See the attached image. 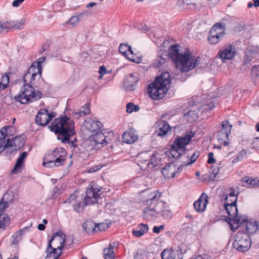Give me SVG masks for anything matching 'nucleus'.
<instances>
[{
  "instance_id": "obj_1",
  "label": "nucleus",
  "mask_w": 259,
  "mask_h": 259,
  "mask_svg": "<svg viewBox=\"0 0 259 259\" xmlns=\"http://www.w3.org/2000/svg\"><path fill=\"white\" fill-rule=\"evenodd\" d=\"M101 190L98 186L93 185L87 189L85 196L83 194L75 191L70 194L63 203H71L73 210L77 213H80L83 211L84 206L100 203L99 199H101Z\"/></svg>"
},
{
  "instance_id": "obj_2",
  "label": "nucleus",
  "mask_w": 259,
  "mask_h": 259,
  "mask_svg": "<svg viewBox=\"0 0 259 259\" xmlns=\"http://www.w3.org/2000/svg\"><path fill=\"white\" fill-rule=\"evenodd\" d=\"M178 47V45L171 46L169 52V56L175 62L177 69L187 72L199 65V57H195L189 52H180Z\"/></svg>"
},
{
  "instance_id": "obj_3",
  "label": "nucleus",
  "mask_w": 259,
  "mask_h": 259,
  "mask_svg": "<svg viewBox=\"0 0 259 259\" xmlns=\"http://www.w3.org/2000/svg\"><path fill=\"white\" fill-rule=\"evenodd\" d=\"M48 128L58 135L57 139L63 143H67L70 138L75 134L73 121L66 115L55 118Z\"/></svg>"
},
{
  "instance_id": "obj_4",
  "label": "nucleus",
  "mask_w": 259,
  "mask_h": 259,
  "mask_svg": "<svg viewBox=\"0 0 259 259\" xmlns=\"http://www.w3.org/2000/svg\"><path fill=\"white\" fill-rule=\"evenodd\" d=\"M171 80L168 72H164L148 87V91L150 97L154 100L162 99L168 91Z\"/></svg>"
},
{
  "instance_id": "obj_5",
  "label": "nucleus",
  "mask_w": 259,
  "mask_h": 259,
  "mask_svg": "<svg viewBox=\"0 0 259 259\" xmlns=\"http://www.w3.org/2000/svg\"><path fill=\"white\" fill-rule=\"evenodd\" d=\"M194 135V133L191 132L183 137L177 136L171 145L170 149V153L172 157L179 159L183 155L187 150L186 146L189 143Z\"/></svg>"
},
{
  "instance_id": "obj_6",
  "label": "nucleus",
  "mask_w": 259,
  "mask_h": 259,
  "mask_svg": "<svg viewBox=\"0 0 259 259\" xmlns=\"http://www.w3.org/2000/svg\"><path fill=\"white\" fill-rule=\"evenodd\" d=\"M161 193L153 192L150 194V198L146 201L147 206L144 208L143 211V217L148 221H153L157 219L156 201L160 198Z\"/></svg>"
},
{
  "instance_id": "obj_7",
  "label": "nucleus",
  "mask_w": 259,
  "mask_h": 259,
  "mask_svg": "<svg viewBox=\"0 0 259 259\" xmlns=\"http://www.w3.org/2000/svg\"><path fill=\"white\" fill-rule=\"evenodd\" d=\"M251 245V239L247 233L240 231L236 233L233 243L234 248L240 252H245L250 248Z\"/></svg>"
},
{
  "instance_id": "obj_8",
  "label": "nucleus",
  "mask_w": 259,
  "mask_h": 259,
  "mask_svg": "<svg viewBox=\"0 0 259 259\" xmlns=\"http://www.w3.org/2000/svg\"><path fill=\"white\" fill-rule=\"evenodd\" d=\"M34 89L32 84L24 83L21 87L19 93L15 96L14 99L16 102H19L22 104H25L33 102Z\"/></svg>"
},
{
  "instance_id": "obj_9",
  "label": "nucleus",
  "mask_w": 259,
  "mask_h": 259,
  "mask_svg": "<svg viewBox=\"0 0 259 259\" xmlns=\"http://www.w3.org/2000/svg\"><path fill=\"white\" fill-rule=\"evenodd\" d=\"M232 125L228 121H225L222 123V127L218 132L217 139L220 143L227 146L229 143V137L231 133Z\"/></svg>"
},
{
  "instance_id": "obj_10",
  "label": "nucleus",
  "mask_w": 259,
  "mask_h": 259,
  "mask_svg": "<svg viewBox=\"0 0 259 259\" xmlns=\"http://www.w3.org/2000/svg\"><path fill=\"white\" fill-rule=\"evenodd\" d=\"M236 49L232 45H226L220 50L218 55L223 62L226 60H232L236 55Z\"/></svg>"
},
{
  "instance_id": "obj_11",
  "label": "nucleus",
  "mask_w": 259,
  "mask_h": 259,
  "mask_svg": "<svg viewBox=\"0 0 259 259\" xmlns=\"http://www.w3.org/2000/svg\"><path fill=\"white\" fill-rule=\"evenodd\" d=\"M160 199L156 201L157 214H160L164 219L168 220L172 217V212L169 205Z\"/></svg>"
},
{
  "instance_id": "obj_12",
  "label": "nucleus",
  "mask_w": 259,
  "mask_h": 259,
  "mask_svg": "<svg viewBox=\"0 0 259 259\" xmlns=\"http://www.w3.org/2000/svg\"><path fill=\"white\" fill-rule=\"evenodd\" d=\"M208 195L203 192L200 198L194 203V207L195 209L199 212H203L206 209L208 203Z\"/></svg>"
},
{
  "instance_id": "obj_13",
  "label": "nucleus",
  "mask_w": 259,
  "mask_h": 259,
  "mask_svg": "<svg viewBox=\"0 0 259 259\" xmlns=\"http://www.w3.org/2000/svg\"><path fill=\"white\" fill-rule=\"evenodd\" d=\"M48 118V110L40 109L35 117V123L38 125L45 126L50 122Z\"/></svg>"
},
{
  "instance_id": "obj_14",
  "label": "nucleus",
  "mask_w": 259,
  "mask_h": 259,
  "mask_svg": "<svg viewBox=\"0 0 259 259\" xmlns=\"http://www.w3.org/2000/svg\"><path fill=\"white\" fill-rule=\"evenodd\" d=\"M28 156V153L26 151L23 152L18 158L14 167L12 170V174H17L22 171V169L24 166V162L26 158Z\"/></svg>"
},
{
  "instance_id": "obj_15",
  "label": "nucleus",
  "mask_w": 259,
  "mask_h": 259,
  "mask_svg": "<svg viewBox=\"0 0 259 259\" xmlns=\"http://www.w3.org/2000/svg\"><path fill=\"white\" fill-rule=\"evenodd\" d=\"M65 238H57L55 240V242H59V245L57 246L56 244H55V242L53 243V245L55 246L54 247L52 248L51 251H48L47 253V257L46 259H50V257H52L53 255L54 257L55 256H57L58 254H57V250H59L60 251L62 252V248L64 247V243H65Z\"/></svg>"
},
{
  "instance_id": "obj_16",
  "label": "nucleus",
  "mask_w": 259,
  "mask_h": 259,
  "mask_svg": "<svg viewBox=\"0 0 259 259\" xmlns=\"http://www.w3.org/2000/svg\"><path fill=\"white\" fill-rule=\"evenodd\" d=\"M85 125L89 130L95 133L99 132L103 127V124L100 121L91 118L85 120Z\"/></svg>"
},
{
  "instance_id": "obj_17",
  "label": "nucleus",
  "mask_w": 259,
  "mask_h": 259,
  "mask_svg": "<svg viewBox=\"0 0 259 259\" xmlns=\"http://www.w3.org/2000/svg\"><path fill=\"white\" fill-rule=\"evenodd\" d=\"M38 74L37 70L31 69V67L29 68L27 73L23 76L24 83H29V84L34 85L33 82L35 79V76Z\"/></svg>"
},
{
  "instance_id": "obj_18",
  "label": "nucleus",
  "mask_w": 259,
  "mask_h": 259,
  "mask_svg": "<svg viewBox=\"0 0 259 259\" xmlns=\"http://www.w3.org/2000/svg\"><path fill=\"white\" fill-rule=\"evenodd\" d=\"M7 141L11 145L9 147H14L13 149L16 151L19 150L24 145L25 142V140L21 136L15 137L12 140L8 138Z\"/></svg>"
},
{
  "instance_id": "obj_19",
  "label": "nucleus",
  "mask_w": 259,
  "mask_h": 259,
  "mask_svg": "<svg viewBox=\"0 0 259 259\" xmlns=\"http://www.w3.org/2000/svg\"><path fill=\"white\" fill-rule=\"evenodd\" d=\"M138 81L137 77L135 76L133 74H130L125 78L124 85L127 90L132 91Z\"/></svg>"
},
{
  "instance_id": "obj_20",
  "label": "nucleus",
  "mask_w": 259,
  "mask_h": 259,
  "mask_svg": "<svg viewBox=\"0 0 259 259\" xmlns=\"http://www.w3.org/2000/svg\"><path fill=\"white\" fill-rule=\"evenodd\" d=\"M258 55L257 52L254 49H246L245 52V56L243 63L245 65L250 64L252 59L255 58Z\"/></svg>"
},
{
  "instance_id": "obj_21",
  "label": "nucleus",
  "mask_w": 259,
  "mask_h": 259,
  "mask_svg": "<svg viewBox=\"0 0 259 259\" xmlns=\"http://www.w3.org/2000/svg\"><path fill=\"white\" fill-rule=\"evenodd\" d=\"M226 25L223 22L217 23L214 25L210 30H214L217 35L220 38H223L225 34Z\"/></svg>"
},
{
  "instance_id": "obj_22",
  "label": "nucleus",
  "mask_w": 259,
  "mask_h": 259,
  "mask_svg": "<svg viewBox=\"0 0 259 259\" xmlns=\"http://www.w3.org/2000/svg\"><path fill=\"white\" fill-rule=\"evenodd\" d=\"M159 126V128L156 132L158 136L164 137L167 134L169 131L171 130L170 126L165 121H162Z\"/></svg>"
},
{
  "instance_id": "obj_23",
  "label": "nucleus",
  "mask_w": 259,
  "mask_h": 259,
  "mask_svg": "<svg viewBox=\"0 0 259 259\" xmlns=\"http://www.w3.org/2000/svg\"><path fill=\"white\" fill-rule=\"evenodd\" d=\"M122 139L124 143L131 144L137 141L138 137L132 131L128 132H125L122 136Z\"/></svg>"
},
{
  "instance_id": "obj_24",
  "label": "nucleus",
  "mask_w": 259,
  "mask_h": 259,
  "mask_svg": "<svg viewBox=\"0 0 259 259\" xmlns=\"http://www.w3.org/2000/svg\"><path fill=\"white\" fill-rule=\"evenodd\" d=\"M175 168L174 164L171 163L167 164L164 167L161 169V173L164 177H169L170 176L174 178L175 176L176 172L172 170Z\"/></svg>"
},
{
  "instance_id": "obj_25",
  "label": "nucleus",
  "mask_w": 259,
  "mask_h": 259,
  "mask_svg": "<svg viewBox=\"0 0 259 259\" xmlns=\"http://www.w3.org/2000/svg\"><path fill=\"white\" fill-rule=\"evenodd\" d=\"M82 227L84 231L88 234L97 231L96 224L92 220H87L83 223Z\"/></svg>"
},
{
  "instance_id": "obj_26",
  "label": "nucleus",
  "mask_w": 259,
  "mask_h": 259,
  "mask_svg": "<svg viewBox=\"0 0 259 259\" xmlns=\"http://www.w3.org/2000/svg\"><path fill=\"white\" fill-rule=\"evenodd\" d=\"M66 155V151L63 148H56L51 153V155L55 159H60L63 160V164L65 163L64 157Z\"/></svg>"
},
{
  "instance_id": "obj_27",
  "label": "nucleus",
  "mask_w": 259,
  "mask_h": 259,
  "mask_svg": "<svg viewBox=\"0 0 259 259\" xmlns=\"http://www.w3.org/2000/svg\"><path fill=\"white\" fill-rule=\"evenodd\" d=\"M105 138L106 137L101 131H99V132H96L90 137V138L93 139L96 144L107 143Z\"/></svg>"
},
{
  "instance_id": "obj_28",
  "label": "nucleus",
  "mask_w": 259,
  "mask_h": 259,
  "mask_svg": "<svg viewBox=\"0 0 259 259\" xmlns=\"http://www.w3.org/2000/svg\"><path fill=\"white\" fill-rule=\"evenodd\" d=\"M46 57L39 58L35 62H33L30 66L31 69L37 70L39 76L41 77L42 73V63L45 61Z\"/></svg>"
},
{
  "instance_id": "obj_29",
  "label": "nucleus",
  "mask_w": 259,
  "mask_h": 259,
  "mask_svg": "<svg viewBox=\"0 0 259 259\" xmlns=\"http://www.w3.org/2000/svg\"><path fill=\"white\" fill-rule=\"evenodd\" d=\"M225 208L227 211V213L232 217L235 219L237 218L238 215V209L237 208V205H229V204H224ZM236 220V219H235Z\"/></svg>"
},
{
  "instance_id": "obj_30",
  "label": "nucleus",
  "mask_w": 259,
  "mask_h": 259,
  "mask_svg": "<svg viewBox=\"0 0 259 259\" xmlns=\"http://www.w3.org/2000/svg\"><path fill=\"white\" fill-rule=\"evenodd\" d=\"M160 155L157 153L154 152L151 156L150 160H146L145 162H147V165L148 166L151 165L152 167H154L160 163Z\"/></svg>"
},
{
  "instance_id": "obj_31",
  "label": "nucleus",
  "mask_w": 259,
  "mask_h": 259,
  "mask_svg": "<svg viewBox=\"0 0 259 259\" xmlns=\"http://www.w3.org/2000/svg\"><path fill=\"white\" fill-rule=\"evenodd\" d=\"M243 221L246 222V230L248 233L253 234L258 230V224L256 221H253L252 222H247L244 220H243Z\"/></svg>"
},
{
  "instance_id": "obj_32",
  "label": "nucleus",
  "mask_w": 259,
  "mask_h": 259,
  "mask_svg": "<svg viewBox=\"0 0 259 259\" xmlns=\"http://www.w3.org/2000/svg\"><path fill=\"white\" fill-rule=\"evenodd\" d=\"M137 230L133 231V235L137 237L143 235L148 230V226L147 224H140L138 226Z\"/></svg>"
},
{
  "instance_id": "obj_33",
  "label": "nucleus",
  "mask_w": 259,
  "mask_h": 259,
  "mask_svg": "<svg viewBox=\"0 0 259 259\" xmlns=\"http://www.w3.org/2000/svg\"><path fill=\"white\" fill-rule=\"evenodd\" d=\"M162 259H175L176 253L172 249H165L161 253Z\"/></svg>"
},
{
  "instance_id": "obj_34",
  "label": "nucleus",
  "mask_w": 259,
  "mask_h": 259,
  "mask_svg": "<svg viewBox=\"0 0 259 259\" xmlns=\"http://www.w3.org/2000/svg\"><path fill=\"white\" fill-rule=\"evenodd\" d=\"M63 165H64L63 161L60 159H55V160H48L47 162H44L42 163V165L46 167H53Z\"/></svg>"
},
{
  "instance_id": "obj_35",
  "label": "nucleus",
  "mask_w": 259,
  "mask_h": 259,
  "mask_svg": "<svg viewBox=\"0 0 259 259\" xmlns=\"http://www.w3.org/2000/svg\"><path fill=\"white\" fill-rule=\"evenodd\" d=\"M167 57V56L166 53H165L164 54H163L161 56H158L157 58L153 61V66L156 68L160 67L166 62Z\"/></svg>"
},
{
  "instance_id": "obj_36",
  "label": "nucleus",
  "mask_w": 259,
  "mask_h": 259,
  "mask_svg": "<svg viewBox=\"0 0 259 259\" xmlns=\"http://www.w3.org/2000/svg\"><path fill=\"white\" fill-rule=\"evenodd\" d=\"M223 38L217 35L214 30H210L209 34L208 36V42L210 44L215 45L221 40Z\"/></svg>"
},
{
  "instance_id": "obj_37",
  "label": "nucleus",
  "mask_w": 259,
  "mask_h": 259,
  "mask_svg": "<svg viewBox=\"0 0 259 259\" xmlns=\"http://www.w3.org/2000/svg\"><path fill=\"white\" fill-rule=\"evenodd\" d=\"M57 238H65V234L61 231L57 232L54 233L53 235V236H52L51 238L49 241V243H48V247H47V252H48L49 250L50 249H52V248H53V247L52 246V243L53 241H55V240L56 239H57Z\"/></svg>"
},
{
  "instance_id": "obj_38",
  "label": "nucleus",
  "mask_w": 259,
  "mask_h": 259,
  "mask_svg": "<svg viewBox=\"0 0 259 259\" xmlns=\"http://www.w3.org/2000/svg\"><path fill=\"white\" fill-rule=\"evenodd\" d=\"M184 117L188 122L191 123L198 119V115L196 111L190 110L188 112L185 114Z\"/></svg>"
},
{
  "instance_id": "obj_39",
  "label": "nucleus",
  "mask_w": 259,
  "mask_h": 259,
  "mask_svg": "<svg viewBox=\"0 0 259 259\" xmlns=\"http://www.w3.org/2000/svg\"><path fill=\"white\" fill-rule=\"evenodd\" d=\"M10 219L7 214L1 213L0 214V229H5L6 226L9 224Z\"/></svg>"
},
{
  "instance_id": "obj_40",
  "label": "nucleus",
  "mask_w": 259,
  "mask_h": 259,
  "mask_svg": "<svg viewBox=\"0 0 259 259\" xmlns=\"http://www.w3.org/2000/svg\"><path fill=\"white\" fill-rule=\"evenodd\" d=\"M10 29L11 28H14L17 29H22L23 28L25 24V19L22 18L20 21L17 22H9Z\"/></svg>"
},
{
  "instance_id": "obj_41",
  "label": "nucleus",
  "mask_w": 259,
  "mask_h": 259,
  "mask_svg": "<svg viewBox=\"0 0 259 259\" xmlns=\"http://www.w3.org/2000/svg\"><path fill=\"white\" fill-rule=\"evenodd\" d=\"M103 254L105 259H114L113 247L110 244L109 247L104 249Z\"/></svg>"
},
{
  "instance_id": "obj_42",
  "label": "nucleus",
  "mask_w": 259,
  "mask_h": 259,
  "mask_svg": "<svg viewBox=\"0 0 259 259\" xmlns=\"http://www.w3.org/2000/svg\"><path fill=\"white\" fill-rule=\"evenodd\" d=\"M148 252L143 249H139L134 255V259H148Z\"/></svg>"
},
{
  "instance_id": "obj_43",
  "label": "nucleus",
  "mask_w": 259,
  "mask_h": 259,
  "mask_svg": "<svg viewBox=\"0 0 259 259\" xmlns=\"http://www.w3.org/2000/svg\"><path fill=\"white\" fill-rule=\"evenodd\" d=\"M9 82V76L8 74H5L3 75L1 78V81L0 82V90L1 89L3 90L7 88L8 86Z\"/></svg>"
},
{
  "instance_id": "obj_44",
  "label": "nucleus",
  "mask_w": 259,
  "mask_h": 259,
  "mask_svg": "<svg viewBox=\"0 0 259 259\" xmlns=\"http://www.w3.org/2000/svg\"><path fill=\"white\" fill-rule=\"evenodd\" d=\"M78 17L76 15H74L65 23L66 25H70L71 27H74L77 25L79 22Z\"/></svg>"
},
{
  "instance_id": "obj_45",
  "label": "nucleus",
  "mask_w": 259,
  "mask_h": 259,
  "mask_svg": "<svg viewBox=\"0 0 259 259\" xmlns=\"http://www.w3.org/2000/svg\"><path fill=\"white\" fill-rule=\"evenodd\" d=\"M126 112L131 113L133 111L137 112L140 110V107L137 105H135L132 102H130L126 105Z\"/></svg>"
},
{
  "instance_id": "obj_46",
  "label": "nucleus",
  "mask_w": 259,
  "mask_h": 259,
  "mask_svg": "<svg viewBox=\"0 0 259 259\" xmlns=\"http://www.w3.org/2000/svg\"><path fill=\"white\" fill-rule=\"evenodd\" d=\"M11 145L7 139H4V137H0V153L2 152L6 148L9 147Z\"/></svg>"
},
{
  "instance_id": "obj_47",
  "label": "nucleus",
  "mask_w": 259,
  "mask_h": 259,
  "mask_svg": "<svg viewBox=\"0 0 259 259\" xmlns=\"http://www.w3.org/2000/svg\"><path fill=\"white\" fill-rule=\"evenodd\" d=\"M130 49V46L124 44H121L119 46V52L122 54L125 57H126L128 53V50Z\"/></svg>"
},
{
  "instance_id": "obj_48",
  "label": "nucleus",
  "mask_w": 259,
  "mask_h": 259,
  "mask_svg": "<svg viewBox=\"0 0 259 259\" xmlns=\"http://www.w3.org/2000/svg\"><path fill=\"white\" fill-rule=\"evenodd\" d=\"M246 151L245 149H242L233 160V163H236L239 161H241L246 156Z\"/></svg>"
},
{
  "instance_id": "obj_49",
  "label": "nucleus",
  "mask_w": 259,
  "mask_h": 259,
  "mask_svg": "<svg viewBox=\"0 0 259 259\" xmlns=\"http://www.w3.org/2000/svg\"><path fill=\"white\" fill-rule=\"evenodd\" d=\"M7 194L5 193L3 196L2 198L0 201V211H3L6 208L8 207L9 204L7 200L5 201V199L6 198Z\"/></svg>"
},
{
  "instance_id": "obj_50",
  "label": "nucleus",
  "mask_w": 259,
  "mask_h": 259,
  "mask_svg": "<svg viewBox=\"0 0 259 259\" xmlns=\"http://www.w3.org/2000/svg\"><path fill=\"white\" fill-rule=\"evenodd\" d=\"M241 182L243 186L251 188V177H244L241 179Z\"/></svg>"
},
{
  "instance_id": "obj_51",
  "label": "nucleus",
  "mask_w": 259,
  "mask_h": 259,
  "mask_svg": "<svg viewBox=\"0 0 259 259\" xmlns=\"http://www.w3.org/2000/svg\"><path fill=\"white\" fill-rule=\"evenodd\" d=\"M9 22H1L0 21V33H2L4 31H8V30L10 29Z\"/></svg>"
},
{
  "instance_id": "obj_52",
  "label": "nucleus",
  "mask_w": 259,
  "mask_h": 259,
  "mask_svg": "<svg viewBox=\"0 0 259 259\" xmlns=\"http://www.w3.org/2000/svg\"><path fill=\"white\" fill-rule=\"evenodd\" d=\"M135 57L134 51L132 50L131 46H130V49L128 50L126 58L133 62H136V58H135Z\"/></svg>"
},
{
  "instance_id": "obj_53",
  "label": "nucleus",
  "mask_w": 259,
  "mask_h": 259,
  "mask_svg": "<svg viewBox=\"0 0 259 259\" xmlns=\"http://www.w3.org/2000/svg\"><path fill=\"white\" fill-rule=\"evenodd\" d=\"M230 193L226 195L225 199H227L228 198H237V196L239 194V192H237V194H235V189L233 187H231L230 188Z\"/></svg>"
},
{
  "instance_id": "obj_54",
  "label": "nucleus",
  "mask_w": 259,
  "mask_h": 259,
  "mask_svg": "<svg viewBox=\"0 0 259 259\" xmlns=\"http://www.w3.org/2000/svg\"><path fill=\"white\" fill-rule=\"evenodd\" d=\"M62 192L61 188H58L57 186L54 187L53 189L51 198L52 199H55L58 196H59Z\"/></svg>"
},
{
  "instance_id": "obj_55",
  "label": "nucleus",
  "mask_w": 259,
  "mask_h": 259,
  "mask_svg": "<svg viewBox=\"0 0 259 259\" xmlns=\"http://www.w3.org/2000/svg\"><path fill=\"white\" fill-rule=\"evenodd\" d=\"M200 153L199 151H195L190 157V161L185 165H188L194 163L199 157Z\"/></svg>"
},
{
  "instance_id": "obj_56",
  "label": "nucleus",
  "mask_w": 259,
  "mask_h": 259,
  "mask_svg": "<svg viewBox=\"0 0 259 259\" xmlns=\"http://www.w3.org/2000/svg\"><path fill=\"white\" fill-rule=\"evenodd\" d=\"M89 14L90 13L88 11H85L82 13H77L76 15L78 17L79 21H82L86 19Z\"/></svg>"
},
{
  "instance_id": "obj_57",
  "label": "nucleus",
  "mask_w": 259,
  "mask_h": 259,
  "mask_svg": "<svg viewBox=\"0 0 259 259\" xmlns=\"http://www.w3.org/2000/svg\"><path fill=\"white\" fill-rule=\"evenodd\" d=\"M109 227L108 224L106 223L96 224L97 231H104Z\"/></svg>"
},
{
  "instance_id": "obj_58",
  "label": "nucleus",
  "mask_w": 259,
  "mask_h": 259,
  "mask_svg": "<svg viewBox=\"0 0 259 259\" xmlns=\"http://www.w3.org/2000/svg\"><path fill=\"white\" fill-rule=\"evenodd\" d=\"M252 75L254 77H258L259 76V65H254L251 68Z\"/></svg>"
},
{
  "instance_id": "obj_59",
  "label": "nucleus",
  "mask_w": 259,
  "mask_h": 259,
  "mask_svg": "<svg viewBox=\"0 0 259 259\" xmlns=\"http://www.w3.org/2000/svg\"><path fill=\"white\" fill-rule=\"evenodd\" d=\"M8 127H3L0 131V137H4V139H7Z\"/></svg>"
},
{
  "instance_id": "obj_60",
  "label": "nucleus",
  "mask_w": 259,
  "mask_h": 259,
  "mask_svg": "<svg viewBox=\"0 0 259 259\" xmlns=\"http://www.w3.org/2000/svg\"><path fill=\"white\" fill-rule=\"evenodd\" d=\"M259 187V179L257 178H251V188Z\"/></svg>"
},
{
  "instance_id": "obj_61",
  "label": "nucleus",
  "mask_w": 259,
  "mask_h": 259,
  "mask_svg": "<svg viewBox=\"0 0 259 259\" xmlns=\"http://www.w3.org/2000/svg\"><path fill=\"white\" fill-rule=\"evenodd\" d=\"M102 167V166L101 165H96L93 167L89 168L88 170V171L89 173L95 172L100 170Z\"/></svg>"
},
{
  "instance_id": "obj_62",
  "label": "nucleus",
  "mask_w": 259,
  "mask_h": 259,
  "mask_svg": "<svg viewBox=\"0 0 259 259\" xmlns=\"http://www.w3.org/2000/svg\"><path fill=\"white\" fill-rule=\"evenodd\" d=\"M225 202L224 204H229V205H237V198H228L227 199H225Z\"/></svg>"
},
{
  "instance_id": "obj_63",
  "label": "nucleus",
  "mask_w": 259,
  "mask_h": 259,
  "mask_svg": "<svg viewBox=\"0 0 259 259\" xmlns=\"http://www.w3.org/2000/svg\"><path fill=\"white\" fill-rule=\"evenodd\" d=\"M213 152H209L208 154V160H207V163L208 164H211L214 163L215 162V159L213 157Z\"/></svg>"
},
{
  "instance_id": "obj_64",
  "label": "nucleus",
  "mask_w": 259,
  "mask_h": 259,
  "mask_svg": "<svg viewBox=\"0 0 259 259\" xmlns=\"http://www.w3.org/2000/svg\"><path fill=\"white\" fill-rule=\"evenodd\" d=\"M164 228V226L162 225L159 226H154L153 228V232L155 233L158 234L161 231L163 230Z\"/></svg>"
}]
</instances>
